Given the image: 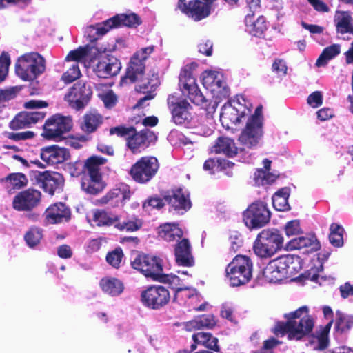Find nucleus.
Returning <instances> with one entry per match:
<instances>
[{
	"label": "nucleus",
	"instance_id": "1",
	"mask_svg": "<svg viewBox=\"0 0 353 353\" xmlns=\"http://www.w3.org/2000/svg\"><path fill=\"white\" fill-rule=\"evenodd\" d=\"M262 135V109L261 107H257L254 114L248 119L245 128L242 130L239 138L244 148L238 152L237 148L232 139L221 137L215 142L212 151L217 154H223L229 157H232L236 154L240 156L245 148H256Z\"/></svg>",
	"mask_w": 353,
	"mask_h": 353
},
{
	"label": "nucleus",
	"instance_id": "2",
	"mask_svg": "<svg viewBox=\"0 0 353 353\" xmlns=\"http://www.w3.org/2000/svg\"><path fill=\"white\" fill-rule=\"evenodd\" d=\"M154 51V46H148L141 48L135 52L132 57L125 77L121 79V83L124 84L128 80L130 83L137 82L136 90L139 92L145 94V95L140 98L136 104L137 108H144L145 102L154 98L155 91L157 87V80L154 83H152L154 80L149 81L148 79H143L144 75L145 64V61Z\"/></svg>",
	"mask_w": 353,
	"mask_h": 353
},
{
	"label": "nucleus",
	"instance_id": "3",
	"mask_svg": "<svg viewBox=\"0 0 353 353\" xmlns=\"http://www.w3.org/2000/svg\"><path fill=\"white\" fill-rule=\"evenodd\" d=\"M284 317L286 323H277L274 327L276 336L287 334L289 340H300L312 332L314 325V319L309 315V308L302 306L294 312L285 314Z\"/></svg>",
	"mask_w": 353,
	"mask_h": 353
},
{
	"label": "nucleus",
	"instance_id": "4",
	"mask_svg": "<svg viewBox=\"0 0 353 353\" xmlns=\"http://www.w3.org/2000/svg\"><path fill=\"white\" fill-rule=\"evenodd\" d=\"M179 86L183 94L196 105L201 106L206 112V117L210 124L212 123V115L215 112L218 103L216 101L208 100L201 93L193 77L190 67L183 68L179 75Z\"/></svg>",
	"mask_w": 353,
	"mask_h": 353
},
{
	"label": "nucleus",
	"instance_id": "5",
	"mask_svg": "<svg viewBox=\"0 0 353 353\" xmlns=\"http://www.w3.org/2000/svg\"><path fill=\"white\" fill-rule=\"evenodd\" d=\"M299 262L297 256H281L269 262L263 271V276L270 283L279 282L297 272L300 269Z\"/></svg>",
	"mask_w": 353,
	"mask_h": 353
},
{
	"label": "nucleus",
	"instance_id": "6",
	"mask_svg": "<svg viewBox=\"0 0 353 353\" xmlns=\"http://www.w3.org/2000/svg\"><path fill=\"white\" fill-rule=\"evenodd\" d=\"M110 134H117L127 139L128 145L133 153L139 152L156 141L157 137L148 129L135 132L133 127L117 126L110 130Z\"/></svg>",
	"mask_w": 353,
	"mask_h": 353
},
{
	"label": "nucleus",
	"instance_id": "7",
	"mask_svg": "<svg viewBox=\"0 0 353 353\" xmlns=\"http://www.w3.org/2000/svg\"><path fill=\"white\" fill-rule=\"evenodd\" d=\"M242 102L245 103V99L243 96H240L237 97L236 99L223 105L220 113V121L224 128L229 129L250 116V104Z\"/></svg>",
	"mask_w": 353,
	"mask_h": 353
},
{
	"label": "nucleus",
	"instance_id": "8",
	"mask_svg": "<svg viewBox=\"0 0 353 353\" xmlns=\"http://www.w3.org/2000/svg\"><path fill=\"white\" fill-rule=\"evenodd\" d=\"M283 237L277 230H263L257 236L253 245L254 253L261 258L273 256L283 247Z\"/></svg>",
	"mask_w": 353,
	"mask_h": 353
},
{
	"label": "nucleus",
	"instance_id": "9",
	"mask_svg": "<svg viewBox=\"0 0 353 353\" xmlns=\"http://www.w3.org/2000/svg\"><path fill=\"white\" fill-rule=\"evenodd\" d=\"M45 70V61L37 52L26 54L17 60L15 65L17 75L23 81H32Z\"/></svg>",
	"mask_w": 353,
	"mask_h": 353
},
{
	"label": "nucleus",
	"instance_id": "10",
	"mask_svg": "<svg viewBox=\"0 0 353 353\" xmlns=\"http://www.w3.org/2000/svg\"><path fill=\"white\" fill-rule=\"evenodd\" d=\"M225 272L230 285H244L252 278V263L248 256L238 255L228 265Z\"/></svg>",
	"mask_w": 353,
	"mask_h": 353
},
{
	"label": "nucleus",
	"instance_id": "11",
	"mask_svg": "<svg viewBox=\"0 0 353 353\" xmlns=\"http://www.w3.org/2000/svg\"><path fill=\"white\" fill-rule=\"evenodd\" d=\"M105 160L99 157H91L85 163L88 175L81 181V188L88 194H97L104 188L101 181L99 166L104 164Z\"/></svg>",
	"mask_w": 353,
	"mask_h": 353
},
{
	"label": "nucleus",
	"instance_id": "12",
	"mask_svg": "<svg viewBox=\"0 0 353 353\" xmlns=\"http://www.w3.org/2000/svg\"><path fill=\"white\" fill-rule=\"evenodd\" d=\"M132 266L145 276L157 281L163 274L162 260L154 255L139 254L132 261Z\"/></svg>",
	"mask_w": 353,
	"mask_h": 353
},
{
	"label": "nucleus",
	"instance_id": "13",
	"mask_svg": "<svg viewBox=\"0 0 353 353\" xmlns=\"http://www.w3.org/2000/svg\"><path fill=\"white\" fill-rule=\"evenodd\" d=\"M70 117L55 114L49 118L43 126L42 136L49 140L59 141L72 128Z\"/></svg>",
	"mask_w": 353,
	"mask_h": 353
},
{
	"label": "nucleus",
	"instance_id": "14",
	"mask_svg": "<svg viewBox=\"0 0 353 353\" xmlns=\"http://www.w3.org/2000/svg\"><path fill=\"white\" fill-rule=\"evenodd\" d=\"M159 169L158 160L154 157H143L134 164L130 174L137 183H146L156 174Z\"/></svg>",
	"mask_w": 353,
	"mask_h": 353
},
{
	"label": "nucleus",
	"instance_id": "15",
	"mask_svg": "<svg viewBox=\"0 0 353 353\" xmlns=\"http://www.w3.org/2000/svg\"><path fill=\"white\" fill-rule=\"evenodd\" d=\"M270 219V212L262 201L252 203L243 212V221L250 229L260 228Z\"/></svg>",
	"mask_w": 353,
	"mask_h": 353
},
{
	"label": "nucleus",
	"instance_id": "16",
	"mask_svg": "<svg viewBox=\"0 0 353 353\" xmlns=\"http://www.w3.org/2000/svg\"><path fill=\"white\" fill-rule=\"evenodd\" d=\"M202 83L216 98H225L229 96L223 74L214 70H205L201 75Z\"/></svg>",
	"mask_w": 353,
	"mask_h": 353
},
{
	"label": "nucleus",
	"instance_id": "17",
	"mask_svg": "<svg viewBox=\"0 0 353 353\" xmlns=\"http://www.w3.org/2000/svg\"><path fill=\"white\" fill-rule=\"evenodd\" d=\"M172 114V121L176 125L188 124L192 119V105L185 99L177 100L169 95L167 99Z\"/></svg>",
	"mask_w": 353,
	"mask_h": 353
},
{
	"label": "nucleus",
	"instance_id": "18",
	"mask_svg": "<svg viewBox=\"0 0 353 353\" xmlns=\"http://www.w3.org/2000/svg\"><path fill=\"white\" fill-rule=\"evenodd\" d=\"M170 298L169 291L161 285L150 286L141 293V301L143 305L154 310L166 305Z\"/></svg>",
	"mask_w": 353,
	"mask_h": 353
},
{
	"label": "nucleus",
	"instance_id": "19",
	"mask_svg": "<svg viewBox=\"0 0 353 353\" xmlns=\"http://www.w3.org/2000/svg\"><path fill=\"white\" fill-rule=\"evenodd\" d=\"M141 23L139 17L134 13L117 14L105 21L98 24L97 33L99 35H104L110 29L121 26L135 27Z\"/></svg>",
	"mask_w": 353,
	"mask_h": 353
},
{
	"label": "nucleus",
	"instance_id": "20",
	"mask_svg": "<svg viewBox=\"0 0 353 353\" xmlns=\"http://www.w3.org/2000/svg\"><path fill=\"white\" fill-rule=\"evenodd\" d=\"M92 92L85 83L74 84L65 95V100L70 105L79 110L88 103Z\"/></svg>",
	"mask_w": 353,
	"mask_h": 353
},
{
	"label": "nucleus",
	"instance_id": "21",
	"mask_svg": "<svg viewBox=\"0 0 353 353\" xmlns=\"http://www.w3.org/2000/svg\"><path fill=\"white\" fill-rule=\"evenodd\" d=\"M41 192L28 189L17 194L12 202L13 208L18 211H30L36 208L41 201Z\"/></svg>",
	"mask_w": 353,
	"mask_h": 353
},
{
	"label": "nucleus",
	"instance_id": "22",
	"mask_svg": "<svg viewBox=\"0 0 353 353\" xmlns=\"http://www.w3.org/2000/svg\"><path fill=\"white\" fill-rule=\"evenodd\" d=\"M164 199L170 205L172 210L179 214H183L192 206L189 193L181 188L173 190L170 194L165 196Z\"/></svg>",
	"mask_w": 353,
	"mask_h": 353
},
{
	"label": "nucleus",
	"instance_id": "23",
	"mask_svg": "<svg viewBox=\"0 0 353 353\" xmlns=\"http://www.w3.org/2000/svg\"><path fill=\"white\" fill-rule=\"evenodd\" d=\"M121 69L119 60L113 56L101 57L94 66L93 71L99 78H108L117 75Z\"/></svg>",
	"mask_w": 353,
	"mask_h": 353
},
{
	"label": "nucleus",
	"instance_id": "24",
	"mask_svg": "<svg viewBox=\"0 0 353 353\" xmlns=\"http://www.w3.org/2000/svg\"><path fill=\"white\" fill-rule=\"evenodd\" d=\"M70 210L63 203L50 205L43 214L46 224H57L70 219Z\"/></svg>",
	"mask_w": 353,
	"mask_h": 353
},
{
	"label": "nucleus",
	"instance_id": "25",
	"mask_svg": "<svg viewBox=\"0 0 353 353\" xmlns=\"http://www.w3.org/2000/svg\"><path fill=\"white\" fill-rule=\"evenodd\" d=\"M41 158L48 165H54L67 161L70 158V152L65 148L51 145L41 149Z\"/></svg>",
	"mask_w": 353,
	"mask_h": 353
},
{
	"label": "nucleus",
	"instance_id": "26",
	"mask_svg": "<svg viewBox=\"0 0 353 353\" xmlns=\"http://www.w3.org/2000/svg\"><path fill=\"white\" fill-rule=\"evenodd\" d=\"M45 113L41 111L22 112L19 113L10 123V128L14 130L29 128L43 119Z\"/></svg>",
	"mask_w": 353,
	"mask_h": 353
},
{
	"label": "nucleus",
	"instance_id": "27",
	"mask_svg": "<svg viewBox=\"0 0 353 353\" xmlns=\"http://www.w3.org/2000/svg\"><path fill=\"white\" fill-rule=\"evenodd\" d=\"M39 181L44 191L51 195L61 190L64 184L63 176L58 172L46 171L41 173Z\"/></svg>",
	"mask_w": 353,
	"mask_h": 353
},
{
	"label": "nucleus",
	"instance_id": "28",
	"mask_svg": "<svg viewBox=\"0 0 353 353\" xmlns=\"http://www.w3.org/2000/svg\"><path fill=\"white\" fill-rule=\"evenodd\" d=\"M320 248V242L314 235H308L293 239L290 241L285 246L286 250H288L304 249V253H310L317 251Z\"/></svg>",
	"mask_w": 353,
	"mask_h": 353
},
{
	"label": "nucleus",
	"instance_id": "29",
	"mask_svg": "<svg viewBox=\"0 0 353 353\" xmlns=\"http://www.w3.org/2000/svg\"><path fill=\"white\" fill-rule=\"evenodd\" d=\"M174 255L179 265L191 267L194 264L192 247L188 239L183 238L177 242L174 248Z\"/></svg>",
	"mask_w": 353,
	"mask_h": 353
},
{
	"label": "nucleus",
	"instance_id": "30",
	"mask_svg": "<svg viewBox=\"0 0 353 353\" xmlns=\"http://www.w3.org/2000/svg\"><path fill=\"white\" fill-rule=\"evenodd\" d=\"M131 193L129 186L121 184L119 187L110 190L101 199L102 203L109 204L112 207L123 205V203L130 199Z\"/></svg>",
	"mask_w": 353,
	"mask_h": 353
},
{
	"label": "nucleus",
	"instance_id": "31",
	"mask_svg": "<svg viewBox=\"0 0 353 353\" xmlns=\"http://www.w3.org/2000/svg\"><path fill=\"white\" fill-rule=\"evenodd\" d=\"M183 235L182 229L175 223H165L159 228V236L168 242H179Z\"/></svg>",
	"mask_w": 353,
	"mask_h": 353
},
{
	"label": "nucleus",
	"instance_id": "32",
	"mask_svg": "<svg viewBox=\"0 0 353 353\" xmlns=\"http://www.w3.org/2000/svg\"><path fill=\"white\" fill-rule=\"evenodd\" d=\"M99 285L105 294L111 296H119L124 290V285L122 281L111 276H105L101 279Z\"/></svg>",
	"mask_w": 353,
	"mask_h": 353
},
{
	"label": "nucleus",
	"instance_id": "33",
	"mask_svg": "<svg viewBox=\"0 0 353 353\" xmlns=\"http://www.w3.org/2000/svg\"><path fill=\"white\" fill-rule=\"evenodd\" d=\"M245 30L254 37H261L268 28V23L264 17L260 16L256 21L249 14L245 17Z\"/></svg>",
	"mask_w": 353,
	"mask_h": 353
},
{
	"label": "nucleus",
	"instance_id": "34",
	"mask_svg": "<svg viewBox=\"0 0 353 353\" xmlns=\"http://www.w3.org/2000/svg\"><path fill=\"white\" fill-rule=\"evenodd\" d=\"M43 237V230L37 226H32L24 233L23 240L26 245L33 250L39 248Z\"/></svg>",
	"mask_w": 353,
	"mask_h": 353
},
{
	"label": "nucleus",
	"instance_id": "35",
	"mask_svg": "<svg viewBox=\"0 0 353 353\" xmlns=\"http://www.w3.org/2000/svg\"><path fill=\"white\" fill-rule=\"evenodd\" d=\"M335 22L339 33L353 34V19L347 12H337L335 15Z\"/></svg>",
	"mask_w": 353,
	"mask_h": 353
},
{
	"label": "nucleus",
	"instance_id": "36",
	"mask_svg": "<svg viewBox=\"0 0 353 353\" xmlns=\"http://www.w3.org/2000/svg\"><path fill=\"white\" fill-rule=\"evenodd\" d=\"M290 194V189L284 187L279 190L272 196V204L277 211H288L290 209L288 203V198Z\"/></svg>",
	"mask_w": 353,
	"mask_h": 353
},
{
	"label": "nucleus",
	"instance_id": "37",
	"mask_svg": "<svg viewBox=\"0 0 353 353\" xmlns=\"http://www.w3.org/2000/svg\"><path fill=\"white\" fill-rule=\"evenodd\" d=\"M216 325V321L213 315L208 314L198 316L188 321L185 324V329L188 331L203 328H212Z\"/></svg>",
	"mask_w": 353,
	"mask_h": 353
},
{
	"label": "nucleus",
	"instance_id": "38",
	"mask_svg": "<svg viewBox=\"0 0 353 353\" xmlns=\"http://www.w3.org/2000/svg\"><path fill=\"white\" fill-rule=\"evenodd\" d=\"M118 215L102 210H97L93 213V221L98 226L114 225L119 221Z\"/></svg>",
	"mask_w": 353,
	"mask_h": 353
},
{
	"label": "nucleus",
	"instance_id": "39",
	"mask_svg": "<svg viewBox=\"0 0 353 353\" xmlns=\"http://www.w3.org/2000/svg\"><path fill=\"white\" fill-rule=\"evenodd\" d=\"M103 118L100 114L93 111L86 114L83 117L81 128L84 132H93L102 123Z\"/></svg>",
	"mask_w": 353,
	"mask_h": 353
},
{
	"label": "nucleus",
	"instance_id": "40",
	"mask_svg": "<svg viewBox=\"0 0 353 353\" xmlns=\"http://www.w3.org/2000/svg\"><path fill=\"white\" fill-rule=\"evenodd\" d=\"M341 52V46L339 44H332L323 49V52L317 59L316 61V66L324 67L328 61L336 56Z\"/></svg>",
	"mask_w": 353,
	"mask_h": 353
},
{
	"label": "nucleus",
	"instance_id": "41",
	"mask_svg": "<svg viewBox=\"0 0 353 353\" xmlns=\"http://www.w3.org/2000/svg\"><path fill=\"white\" fill-rule=\"evenodd\" d=\"M332 323V320L328 323L326 328L324 329L321 334L317 336L311 337L310 340V345L314 350H323L327 347L328 332Z\"/></svg>",
	"mask_w": 353,
	"mask_h": 353
},
{
	"label": "nucleus",
	"instance_id": "42",
	"mask_svg": "<svg viewBox=\"0 0 353 353\" xmlns=\"http://www.w3.org/2000/svg\"><path fill=\"white\" fill-rule=\"evenodd\" d=\"M200 296L198 294L195 288L183 287L177 288L175 291L174 299L179 304H185L187 300L196 299L199 300Z\"/></svg>",
	"mask_w": 353,
	"mask_h": 353
},
{
	"label": "nucleus",
	"instance_id": "43",
	"mask_svg": "<svg viewBox=\"0 0 353 353\" xmlns=\"http://www.w3.org/2000/svg\"><path fill=\"white\" fill-rule=\"evenodd\" d=\"M330 230L329 240L330 243L336 248L342 247L343 245V228L337 223H332L330 227Z\"/></svg>",
	"mask_w": 353,
	"mask_h": 353
},
{
	"label": "nucleus",
	"instance_id": "44",
	"mask_svg": "<svg viewBox=\"0 0 353 353\" xmlns=\"http://www.w3.org/2000/svg\"><path fill=\"white\" fill-rule=\"evenodd\" d=\"M234 165L232 163L220 158H212L206 160L203 164V169L214 173L216 171L225 169L226 167L230 168Z\"/></svg>",
	"mask_w": 353,
	"mask_h": 353
},
{
	"label": "nucleus",
	"instance_id": "45",
	"mask_svg": "<svg viewBox=\"0 0 353 353\" xmlns=\"http://www.w3.org/2000/svg\"><path fill=\"white\" fill-rule=\"evenodd\" d=\"M89 47H79L77 50L70 51L65 58V61L69 63H84L88 57Z\"/></svg>",
	"mask_w": 353,
	"mask_h": 353
},
{
	"label": "nucleus",
	"instance_id": "46",
	"mask_svg": "<svg viewBox=\"0 0 353 353\" xmlns=\"http://www.w3.org/2000/svg\"><path fill=\"white\" fill-rule=\"evenodd\" d=\"M3 181L6 183L7 188L12 186L14 189H20L27 183L26 176L21 173L10 174Z\"/></svg>",
	"mask_w": 353,
	"mask_h": 353
},
{
	"label": "nucleus",
	"instance_id": "47",
	"mask_svg": "<svg viewBox=\"0 0 353 353\" xmlns=\"http://www.w3.org/2000/svg\"><path fill=\"white\" fill-rule=\"evenodd\" d=\"M353 325V316L343 314L340 311L336 312V327L338 330L344 332Z\"/></svg>",
	"mask_w": 353,
	"mask_h": 353
},
{
	"label": "nucleus",
	"instance_id": "48",
	"mask_svg": "<svg viewBox=\"0 0 353 353\" xmlns=\"http://www.w3.org/2000/svg\"><path fill=\"white\" fill-rule=\"evenodd\" d=\"M278 176L277 174L270 173L268 171L259 169L254 174V179L258 184H270L274 182Z\"/></svg>",
	"mask_w": 353,
	"mask_h": 353
},
{
	"label": "nucleus",
	"instance_id": "49",
	"mask_svg": "<svg viewBox=\"0 0 353 353\" xmlns=\"http://www.w3.org/2000/svg\"><path fill=\"white\" fill-rule=\"evenodd\" d=\"M81 72L77 63H72L68 65V69L62 75V80L65 83H71L79 79Z\"/></svg>",
	"mask_w": 353,
	"mask_h": 353
},
{
	"label": "nucleus",
	"instance_id": "50",
	"mask_svg": "<svg viewBox=\"0 0 353 353\" xmlns=\"http://www.w3.org/2000/svg\"><path fill=\"white\" fill-rule=\"evenodd\" d=\"M142 225V222L140 219L134 218L126 222L120 223L119 221L115 224V228L118 230L128 232H134L138 230Z\"/></svg>",
	"mask_w": 353,
	"mask_h": 353
},
{
	"label": "nucleus",
	"instance_id": "51",
	"mask_svg": "<svg viewBox=\"0 0 353 353\" xmlns=\"http://www.w3.org/2000/svg\"><path fill=\"white\" fill-rule=\"evenodd\" d=\"M123 256L121 248H116L106 256L107 262L112 267L118 268Z\"/></svg>",
	"mask_w": 353,
	"mask_h": 353
},
{
	"label": "nucleus",
	"instance_id": "52",
	"mask_svg": "<svg viewBox=\"0 0 353 353\" xmlns=\"http://www.w3.org/2000/svg\"><path fill=\"white\" fill-rule=\"evenodd\" d=\"M19 89L17 87H12L7 89L0 90V105H5V103L14 99Z\"/></svg>",
	"mask_w": 353,
	"mask_h": 353
},
{
	"label": "nucleus",
	"instance_id": "53",
	"mask_svg": "<svg viewBox=\"0 0 353 353\" xmlns=\"http://www.w3.org/2000/svg\"><path fill=\"white\" fill-rule=\"evenodd\" d=\"M164 205L163 200L157 196L150 197L143 203V209L150 212L153 209H161Z\"/></svg>",
	"mask_w": 353,
	"mask_h": 353
},
{
	"label": "nucleus",
	"instance_id": "54",
	"mask_svg": "<svg viewBox=\"0 0 353 353\" xmlns=\"http://www.w3.org/2000/svg\"><path fill=\"white\" fill-rule=\"evenodd\" d=\"M10 64V60L8 54L3 52L0 56V83L7 76Z\"/></svg>",
	"mask_w": 353,
	"mask_h": 353
},
{
	"label": "nucleus",
	"instance_id": "55",
	"mask_svg": "<svg viewBox=\"0 0 353 353\" xmlns=\"http://www.w3.org/2000/svg\"><path fill=\"white\" fill-rule=\"evenodd\" d=\"M285 232L288 236L298 235L302 232L299 220H292L287 222L285 225Z\"/></svg>",
	"mask_w": 353,
	"mask_h": 353
},
{
	"label": "nucleus",
	"instance_id": "56",
	"mask_svg": "<svg viewBox=\"0 0 353 353\" xmlns=\"http://www.w3.org/2000/svg\"><path fill=\"white\" fill-rule=\"evenodd\" d=\"M159 281L168 283L174 292L177 288H183L180 285L179 277L174 274H166L163 273Z\"/></svg>",
	"mask_w": 353,
	"mask_h": 353
},
{
	"label": "nucleus",
	"instance_id": "57",
	"mask_svg": "<svg viewBox=\"0 0 353 353\" xmlns=\"http://www.w3.org/2000/svg\"><path fill=\"white\" fill-rule=\"evenodd\" d=\"M34 133L32 131H25L20 132H8L6 137L14 141H19L23 140L31 139L34 137Z\"/></svg>",
	"mask_w": 353,
	"mask_h": 353
},
{
	"label": "nucleus",
	"instance_id": "58",
	"mask_svg": "<svg viewBox=\"0 0 353 353\" xmlns=\"http://www.w3.org/2000/svg\"><path fill=\"white\" fill-rule=\"evenodd\" d=\"M211 334L208 332H198L196 334H194L192 335V339L194 342V344H192L191 345V350L193 351L196 349V344H201L203 346L205 345V344L209 341V339H210Z\"/></svg>",
	"mask_w": 353,
	"mask_h": 353
},
{
	"label": "nucleus",
	"instance_id": "59",
	"mask_svg": "<svg viewBox=\"0 0 353 353\" xmlns=\"http://www.w3.org/2000/svg\"><path fill=\"white\" fill-rule=\"evenodd\" d=\"M272 70L278 77H284L288 70L285 61L283 59H276L272 64Z\"/></svg>",
	"mask_w": 353,
	"mask_h": 353
},
{
	"label": "nucleus",
	"instance_id": "60",
	"mask_svg": "<svg viewBox=\"0 0 353 353\" xmlns=\"http://www.w3.org/2000/svg\"><path fill=\"white\" fill-rule=\"evenodd\" d=\"M323 103V95L321 92L315 91L307 98V103L312 108H317Z\"/></svg>",
	"mask_w": 353,
	"mask_h": 353
},
{
	"label": "nucleus",
	"instance_id": "61",
	"mask_svg": "<svg viewBox=\"0 0 353 353\" xmlns=\"http://www.w3.org/2000/svg\"><path fill=\"white\" fill-rule=\"evenodd\" d=\"M102 100L106 108H111L116 104L117 97L112 91H109L103 95Z\"/></svg>",
	"mask_w": 353,
	"mask_h": 353
},
{
	"label": "nucleus",
	"instance_id": "62",
	"mask_svg": "<svg viewBox=\"0 0 353 353\" xmlns=\"http://www.w3.org/2000/svg\"><path fill=\"white\" fill-rule=\"evenodd\" d=\"M212 42L210 40H206L201 42L198 46L199 52L206 56H210L212 52Z\"/></svg>",
	"mask_w": 353,
	"mask_h": 353
},
{
	"label": "nucleus",
	"instance_id": "63",
	"mask_svg": "<svg viewBox=\"0 0 353 353\" xmlns=\"http://www.w3.org/2000/svg\"><path fill=\"white\" fill-rule=\"evenodd\" d=\"M316 114L318 119L322 121H324L333 117L334 111L332 109L323 108L319 110Z\"/></svg>",
	"mask_w": 353,
	"mask_h": 353
},
{
	"label": "nucleus",
	"instance_id": "64",
	"mask_svg": "<svg viewBox=\"0 0 353 353\" xmlns=\"http://www.w3.org/2000/svg\"><path fill=\"white\" fill-rule=\"evenodd\" d=\"M57 254L62 259H70L72 256V251L68 245H62L57 248Z\"/></svg>",
	"mask_w": 353,
	"mask_h": 353
}]
</instances>
